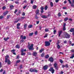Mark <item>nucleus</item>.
Returning a JSON list of instances; mask_svg holds the SVG:
<instances>
[{
    "mask_svg": "<svg viewBox=\"0 0 74 74\" xmlns=\"http://www.w3.org/2000/svg\"><path fill=\"white\" fill-rule=\"evenodd\" d=\"M27 47L28 48V49L29 50H33V49H34L33 48V44H32L30 46L29 43H28V45Z\"/></svg>",
    "mask_w": 74,
    "mask_h": 74,
    "instance_id": "obj_1",
    "label": "nucleus"
},
{
    "mask_svg": "<svg viewBox=\"0 0 74 74\" xmlns=\"http://www.w3.org/2000/svg\"><path fill=\"white\" fill-rule=\"evenodd\" d=\"M29 71L30 72H31L32 73L33 72H35V73H37L38 72V71L36 69H32V68H31L29 69Z\"/></svg>",
    "mask_w": 74,
    "mask_h": 74,
    "instance_id": "obj_2",
    "label": "nucleus"
},
{
    "mask_svg": "<svg viewBox=\"0 0 74 74\" xmlns=\"http://www.w3.org/2000/svg\"><path fill=\"white\" fill-rule=\"evenodd\" d=\"M49 70L50 71H51V72L52 73V74L54 73V72H55V70H54V69H53V68L52 67L50 68L49 69Z\"/></svg>",
    "mask_w": 74,
    "mask_h": 74,
    "instance_id": "obj_3",
    "label": "nucleus"
},
{
    "mask_svg": "<svg viewBox=\"0 0 74 74\" xmlns=\"http://www.w3.org/2000/svg\"><path fill=\"white\" fill-rule=\"evenodd\" d=\"M64 37L65 38H70V35L68 34L67 33H66L64 35Z\"/></svg>",
    "mask_w": 74,
    "mask_h": 74,
    "instance_id": "obj_4",
    "label": "nucleus"
},
{
    "mask_svg": "<svg viewBox=\"0 0 74 74\" xmlns=\"http://www.w3.org/2000/svg\"><path fill=\"white\" fill-rule=\"evenodd\" d=\"M54 66L55 68H56V70H58V64L56 63H55L54 64Z\"/></svg>",
    "mask_w": 74,
    "mask_h": 74,
    "instance_id": "obj_5",
    "label": "nucleus"
},
{
    "mask_svg": "<svg viewBox=\"0 0 74 74\" xmlns=\"http://www.w3.org/2000/svg\"><path fill=\"white\" fill-rule=\"evenodd\" d=\"M45 44H46L45 46L46 47H47L48 46H49L50 45V43L49 42H45Z\"/></svg>",
    "mask_w": 74,
    "mask_h": 74,
    "instance_id": "obj_6",
    "label": "nucleus"
},
{
    "mask_svg": "<svg viewBox=\"0 0 74 74\" xmlns=\"http://www.w3.org/2000/svg\"><path fill=\"white\" fill-rule=\"evenodd\" d=\"M9 58V56H5V63H7V60H9L8 59V58Z\"/></svg>",
    "mask_w": 74,
    "mask_h": 74,
    "instance_id": "obj_7",
    "label": "nucleus"
},
{
    "mask_svg": "<svg viewBox=\"0 0 74 74\" xmlns=\"http://www.w3.org/2000/svg\"><path fill=\"white\" fill-rule=\"evenodd\" d=\"M48 67V66L47 65H45L43 67V70H47Z\"/></svg>",
    "mask_w": 74,
    "mask_h": 74,
    "instance_id": "obj_8",
    "label": "nucleus"
},
{
    "mask_svg": "<svg viewBox=\"0 0 74 74\" xmlns=\"http://www.w3.org/2000/svg\"><path fill=\"white\" fill-rule=\"evenodd\" d=\"M21 38L23 39V40H25L26 38V36H24L23 35H21L20 37Z\"/></svg>",
    "mask_w": 74,
    "mask_h": 74,
    "instance_id": "obj_9",
    "label": "nucleus"
},
{
    "mask_svg": "<svg viewBox=\"0 0 74 74\" xmlns=\"http://www.w3.org/2000/svg\"><path fill=\"white\" fill-rule=\"evenodd\" d=\"M62 31H59L58 32V37H60V35H61V34H62Z\"/></svg>",
    "mask_w": 74,
    "mask_h": 74,
    "instance_id": "obj_10",
    "label": "nucleus"
},
{
    "mask_svg": "<svg viewBox=\"0 0 74 74\" xmlns=\"http://www.w3.org/2000/svg\"><path fill=\"white\" fill-rule=\"evenodd\" d=\"M37 53L36 52L34 51L33 52V55L34 56H37Z\"/></svg>",
    "mask_w": 74,
    "mask_h": 74,
    "instance_id": "obj_11",
    "label": "nucleus"
},
{
    "mask_svg": "<svg viewBox=\"0 0 74 74\" xmlns=\"http://www.w3.org/2000/svg\"><path fill=\"white\" fill-rule=\"evenodd\" d=\"M49 61L51 62H53V59L52 57L49 58Z\"/></svg>",
    "mask_w": 74,
    "mask_h": 74,
    "instance_id": "obj_12",
    "label": "nucleus"
},
{
    "mask_svg": "<svg viewBox=\"0 0 74 74\" xmlns=\"http://www.w3.org/2000/svg\"><path fill=\"white\" fill-rule=\"evenodd\" d=\"M44 51V49L42 48L40 50H39V52H40V53H41L42 52H43Z\"/></svg>",
    "mask_w": 74,
    "mask_h": 74,
    "instance_id": "obj_13",
    "label": "nucleus"
},
{
    "mask_svg": "<svg viewBox=\"0 0 74 74\" xmlns=\"http://www.w3.org/2000/svg\"><path fill=\"white\" fill-rule=\"evenodd\" d=\"M41 17L42 18H44V19H45V18H47V16L45 15H43L41 16Z\"/></svg>",
    "mask_w": 74,
    "mask_h": 74,
    "instance_id": "obj_14",
    "label": "nucleus"
},
{
    "mask_svg": "<svg viewBox=\"0 0 74 74\" xmlns=\"http://www.w3.org/2000/svg\"><path fill=\"white\" fill-rule=\"evenodd\" d=\"M7 62H8V64H10L11 63V61H10V60H8Z\"/></svg>",
    "mask_w": 74,
    "mask_h": 74,
    "instance_id": "obj_15",
    "label": "nucleus"
},
{
    "mask_svg": "<svg viewBox=\"0 0 74 74\" xmlns=\"http://www.w3.org/2000/svg\"><path fill=\"white\" fill-rule=\"evenodd\" d=\"M36 14H39V10H37L36 12H35Z\"/></svg>",
    "mask_w": 74,
    "mask_h": 74,
    "instance_id": "obj_16",
    "label": "nucleus"
},
{
    "mask_svg": "<svg viewBox=\"0 0 74 74\" xmlns=\"http://www.w3.org/2000/svg\"><path fill=\"white\" fill-rule=\"evenodd\" d=\"M71 32H73L74 31V28H71L70 30Z\"/></svg>",
    "mask_w": 74,
    "mask_h": 74,
    "instance_id": "obj_17",
    "label": "nucleus"
},
{
    "mask_svg": "<svg viewBox=\"0 0 74 74\" xmlns=\"http://www.w3.org/2000/svg\"><path fill=\"white\" fill-rule=\"evenodd\" d=\"M44 55H45V53H42L41 55V57H44Z\"/></svg>",
    "mask_w": 74,
    "mask_h": 74,
    "instance_id": "obj_18",
    "label": "nucleus"
},
{
    "mask_svg": "<svg viewBox=\"0 0 74 74\" xmlns=\"http://www.w3.org/2000/svg\"><path fill=\"white\" fill-rule=\"evenodd\" d=\"M14 7V6L13 5H12L10 6V10H12Z\"/></svg>",
    "mask_w": 74,
    "mask_h": 74,
    "instance_id": "obj_19",
    "label": "nucleus"
},
{
    "mask_svg": "<svg viewBox=\"0 0 74 74\" xmlns=\"http://www.w3.org/2000/svg\"><path fill=\"white\" fill-rule=\"evenodd\" d=\"M8 13V12H5L3 14V16H5L6 14H7Z\"/></svg>",
    "mask_w": 74,
    "mask_h": 74,
    "instance_id": "obj_20",
    "label": "nucleus"
},
{
    "mask_svg": "<svg viewBox=\"0 0 74 74\" xmlns=\"http://www.w3.org/2000/svg\"><path fill=\"white\" fill-rule=\"evenodd\" d=\"M32 27H33V25H28V28H32Z\"/></svg>",
    "mask_w": 74,
    "mask_h": 74,
    "instance_id": "obj_21",
    "label": "nucleus"
},
{
    "mask_svg": "<svg viewBox=\"0 0 74 74\" xmlns=\"http://www.w3.org/2000/svg\"><path fill=\"white\" fill-rule=\"evenodd\" d=\"M16 48L19 49V48H20V46H19V45H16Z\"/></svg>",
    "mask_w": 74,
    "mask_h": 74,
    "instance_id": "obj_22",
    "label": "nucleus"
},
{
    "mask_svg": "<svg viewBox=\"0 0 74 74\" xmlns=\"http://www.w3.org/2000/svg\"><path fill=\"white\" fill-rule=\"evenodd\" d=\"M49 55H46L45 57V58H46V59H48V58H49Z\"/></svg>",
    "mask_w": 74,
    "mask_h": 74,
    "instance_id": "obj_23",
    "label": "nucleus"
},
{
    "mask_svg": "<svg viewBox=\"0 0 74 74\" xmlns=\"http://www.w3.org/2000/svg\"><path fill=\"white\" fill-rule=\"evenodd\" d=\"M26 53H25L23 52V53H21V55L22 56H25V54Z\"/></svg>",
    "mask_w": 74,
    "mask_h": 74,
    "instance_id": "obj_24",
    "label": "nucleus"
},
{
    "mask_svg": "<svg viewBox=\"0 0 74 74\" xmlns=\"http://www.w3.org/2000/svg\"><path fill=\"white\" fill-rule=\"evenodd\" d=\"M33 9H36L37 8V6L34 5L33 6Z\"/></svg>",
    "mask_w": 74,
    "mask_h": 74,
    "instance_id": "obj_25",
    "label": "nucleus"
},
{
    "mask_svg": "<svg viewBox=\"0 0 74 74\" xmlns=\"http://www.w3.org/2000/svg\"><path fill=\"white\" fill-rule=\"evenodd\" d=\"M50 5L51 6V7H53V3H52V2H50Z\"/></svg>",
    "mask_w": 74,
    "mask_h": 74,
    "instance_id": "obj_26",
    "label": "nucleus"
},
{
    "mask_svg": "<svg viewBox=\"0 0 74 74\" xmlns=\"http://www.w3.org/2000/svg\"><path fill=\"white\" fill-rule=\"evenodd\" d=\"M33 33H29V36H33Z\"/></svg>",
    "mask_w": 74,
    "mask_h": 74,
    "instance_id": "obj_27",
    "label": "nucleus"
},
{
    "mask_svg": "<svg viewBox=\"0 0 74 74\" xmlns=\"http://www.w3.org/2000/svg\"><path fill=\"white\" fill-rule=\"evenodd\" d=\"M45 31L46 32H48L49 31V30L48 28H46L45 29Z\"/></svg>",
    "mask_w": 74,
    "mask_h": 74,
    "instance_id": "obj_28",
    "label": "nucleus"
},
{
    "mask_svg": "<svg viewBox=\"0 0 74 74\" xmlns=\"http://www.w3.org/2000/svg\"><path fill=\"white\" fill-rule=\"evenodd\" d=\"M27 24H26L24 25V27L25 29H26V27H27Z\"/></svg>",
    "mask_w": 74,
    "mask_h": 74,
    "instance_id": "obj_29",
    "label": "nucleus"
},
{
    "mask_svg": "<svg viewBox=\"0 0 74 74\" xmlns=\"http://www.w3.org/2000/svg\"><path fill=\"white\" fill-rule=\"evenodd\" d=\"M48 9V6H46L45 7V10H47Z\"/></svg>",
    "mask_w": 74,
    "mask_h": 74,
    "instance_id": "obj_30",
    "label": "nucleus"
},
{
    "mask_svg": "<svg viewBox=\"0 0 74 74\" xmlns=\"http://www.w3.org/2000/svg\"><path fill=\"white\" fill-rule=\"evenodd\" d=\"M74 57V54H73L72 56L70 57V58H71V59H73V58Z\"/></svg>",
    "mask_w": 74,
    "mask_h": 74,
    "instance_id": "obj_31",
    "label": "nucleus"
},
{
    "mask_svg": "<svg viewBox=\"0 0 74 74\" xmlns=\"http://www.w3.org/2000/svg\"><path fill=\"white\" fill-rule=\"evenodd\" d=\"M5 9H6V7H5V6L3 7L2 8V10H4Z\"/></svg>",
    "mask_w": 74,
    "mask_h": 74,
    "instance_id": "obj_32",
    "label": "nucleus"
},
{
    "mask_svg": "<svg viewBox=\"0 0 74 74\" xmlns=\"http://www.w3.org/2000/svg\"><path fill=\"white\" fill-rule=\"evenodd\" d=\"M20 62H21V60H18L17 61L16 63H20Z\"/></svg>",
    "mask_w": 74,
    "mask_h": 74,
    "instance_id": "obj_33",
    "label": "nucleus"
},
{
    "mask_svg": "<svg viewBox=\"0 0 74 74\" xmlns=\"http://www.w3.org/2000/svg\"><path fill=\"white\" fill-rule=\"evenodd\" d=\"M60 62L61 63H63V60H62L60 59Z\"/></svg>",
    "mask_w": 74,
    "mask_h": 74,
    "instance_id": "obj_34",
    "label": "nucleus"
},
{
    "mask_svg": "<svg viewBox=\"0 0 74 74\" xmlns=\"http://www.w3.org/2000/svg\"><path fill=\"white\" fill-rule=\"evenodd\" d=\"M57 48L58 49H60V45H57Z\"/></svg>",
    "mask_w": 74,
    "mask_h": 74,
    "instance_id": "obj_35",
    "label": "nucleus"
},
{
    "mask_svg": "<svg viewBox=\"0 0 74 74\" xmlns=\"http://www.w3.org/2000/svg\"><path fill=\"white\" fill-rule=\"evenodd\" d=\"M68 18H66L64 19V20L65 21H67L68 20Z\"/></svg>",
    "mask_w": 74,
    "mask_h": 74,
    "instance_id": "obj_36",
    "label": "nucleus"
},
{
    "mask_svg": "<svg viewBox=\"0 0 74 74\" xmlns=\"http://www.w3.org/2000/svg\"><path fill=\"white\" fill-rule=\"evenodd\" d=\"M58 16H61V14H60V13H59L58 14Z\"/></svg>",
    "mask_w": 74,
    "mask_h": 74,
    "instance_id": "obj_37",
    "label": "nucleus"
},
{
    "mask_svg": "<svg viewBox=\"0 0 74 74\" xmlns=\"http://www.w3.org/2000/svg\"><path fill=\"white\" fill-rule=\"evenodd\" d=\"M56 30H54L53 31V33L54 34H56Z\"/></svg>",
    "mask_w": 74,
    "mask_h": 74,
    "instance_id": "obj_38",
    "label": "nucleus"
},
{
    "mask_svg": "<svg viewBox=\"0 0 74 74\" xmlns=\"http://www.w3.org/2000/svg\"><path fill=\"white\" fill-rule=\"evenodd\" d=\"M4 18V16H0V19H2L3 18Z\"/></svg>",
    "mask_w": 74,
    "mask_h": 74,
    "instance_id": "obj_39",
    "label": "nucleus"
},
{
    "mask_svg": "<svg viewBox=\"0 0 74 74\" xmlns=\"http://www.w3.org/2000/svg\"><path fill=\"white\" fill-rule=\"evenodd\" d=\"M38 34V31H36L35 32V35H37V34Z\"/></svg>",
    "mask_w": 74,
    "mask_h": 74,
    "instance_id": "obj_40",
    "label": "nucleus"
},
{
    "mask_svg": "<svg viewBox=\"0 0 74 74\" xmlns=\"http://www.w3.org/2000/svg\"><path fill=\"white\" fill-rule=\"evenodd\" d=\"M15 51V50L14 49H13L11 51V52H12V53H14V52Z\"/></svg>",
    "mask_w": 74,
    "mask_h": 74,
    "instance_id": "obj_41",
    "label": "nucleus"
},
{
    "mask_svg": "<svg viewBox=\"0 0 74 74\" xmlns=\"http://www.w3.org/2000/svg\"><path fill=\"white\" fill-rule=\"evenodd\" d=\"M21 25V23H18L17 25V26H19Z\"/></svg>",
    "mask_w": 74,
    "mask_h": 74,
    "instance_id": "obj_42",
    "label": "nucleus"
},
{
    "mask_svg": "<svg viewBox=\"0 0 74 74\" xmlns=\"http://www.w3.org/2000/svg\"><path fill=\"white\" fill-rule=\"evenodd\" d=\"M24 51V49H21V52L22 53H23V51Z\"/></svg>",
    "mask_w": 74,
    "mask_h": 74,
    "instance_id": "obj_43",
    "label": "nucleus"
},
{
    "mask_svg": "<svg viewBox=\"0 0 74 74\" xmlns=\"http://www.w3.org/2000/svg\"><path fill=\"white\" fill-rule=\"evenodd\" d=\"M35 18L36 19H38V17L36 15L35 17Z\"/></svg>",
    "mask_w": 74,
    "mask_h": 74,
    "instance_id": "obj_44",
    "label": "nucleus"
},
{
    "mask_svg": "<svg viewBox=\"0 0 74 74\" xmlns=\"http://www.w3.org/2000/svg\"><path fill=\"white\" fill-rule=\"evenodd\" d=\"M47 36H48V34H46L45 36L44 37V38H45L46 37H47Z\"/></svg>",
    "mask_w": 74,
    "mask_h": 74,
    "instance_id": "obj_45",
    "label": "nucleus"
},
{
    "mask_svg": "<svg viewBox=\"0 0 74 74\" xmlns=\"http://www.w3.org/2000/svg\"><path fill=\"white\" fill-rule=\"evenodd\" d=\"M44 8L42 7H41L40 8V9L41 10H44Z\"/></svg>",
    "mask_w": 74,
    "mask_h": 74,
    "instance_id": "obj_46",
    "label": "nucleus"
},
{
    "mask_svg": "<svg viewBox=\"0 0 74 74\" xmlns=\"http://www.w3.org/2000/svg\"><path fill=\"white\" fill-rule=\"evenodd\" d=\"M68 1L69 3V4H71V1L70 0H68Z\"/></svg>",
    "mask_w": 74,
    "mask_h": 74,
    "instance_id": "obj_47",
    "label": "nucleus"
},
{
    "mask_svg": "<svg viewBox=\"0 0 74 74\" xmlns=\"http://www.w3.org/2000/svg\"><path fill=\"white\" fill-rule=\"evenodd\" d=\"M11 16H10V15H8V16H7V18L8 19V18H9Z\"/></svg>",
    "mask_w": 74,
    "mask_h": 74,
    "instance_id": "obj_48",
    "label": "nucleus"
},
{
    "mask_svg": "<svg viewBox=\"0 0 74 74\" xmlns=\"http://www.w3.org/2000/svg\"><path fill=\"white\" fill-rule=\"evenodd\" d=\"M63 30L64 31L66 30V27H63Z\"/></svg>",
    "mask_w": 74,
    "mask_h": 74,
    "instance_id": "obj_49",
    "label": "nucleus"
},
{
    "mask_svg": "<svg viewBox=\"0 0 74 74\" xmlns=\"http://www.w3.org/2000/svg\"><path fill=\"white\" fill-rule=\"evenodd\" d=\"M17 11H18V10L17 9L15 10V11L14 12V14H15L16 13V12H17Z\"/></svg>",
    "mask_w": 74,
    "mask_h": 74,
    "instance_id": "obj_50",
    "label": "nucleus"
},
{
    "mask_svg": "<svg viewBox=\"0 0 74 74\" xmlns=\"http://www.w3.org/2000/svg\"><path fill=\"white\" fill-rule=\"evenodd\" d=\"M27 7V5H26L25 6H24L23 7V8L24 9H25V8H26Z\"/></svg>",
    "mask_w": 74,
    "mask_h": 74,
    "instance_id": "obj_51",
    "label": "nucleus"
},
{
    "mask_svg": "<svg viewBox=\"0 0 74 74\" xmlns=\"http://www.w3.org/2000/svg\"><path fill=\"white\" fill-rule=\"evenodd\" d=\"M31 4H33V0H32L31 1Z\"/></svg>",
    "mask_w": 74,
    "mask_h": 74,
    "instance_id": "obj_52",
    "label": "nucleus"
},
{
    "mask_svg": "<svg viewBox=\"0 0 74 74\" xmlns=\"http://www.w3.org/2000/svg\"><path fill=\"white\" fill-rule=\"evenodd\" d=\"M59 0H56L55 1L56 3H58L59 2Z\"/></svg>",
    "mask_w": 74,
    "mask_h": 74,
    "instance_id": "obj_53",
    "label": "nucleus"
},
{
    "mask_svg": "<svg viewBox=\"0 0 74 74\" xmlns=\"http://www.w3.org/2000/svg\"><path fill=\"white\" fill-rule=\"evenodd\" d=\"M28 55H32V54H31V53H28Z\"/></svg>",
    "mask_w": 74,
    "mask_h": 74,
    "instance_id": "obj_54",
    "label": "nucleus"
},
{
    "mask_svg": "<svg viewBox=\"0 0 74 74\" xmlns=\"http://www.w3.org/2000/svg\"><path fill=\"white\" fill-rule=\"evenodd\" d=\"M22 15H23V16H25V13L23 12L22 14Z\"/></svg>",
    "mask_w": 74,
    "mask_h": 74,
    "instance_id": "obj_55",
    "label": "nucleus"
},
{
    "mask_svg": "<svg viewBox=\"0 0 74 74\" xmlns=\"http://www.w3.org/2000/svg\"><path fill=\"white\" fill-rule=\"evenodd\" d=\"M65 67H69V65H68V64H66V65Z\"/></svg>",
    "mask_w": 74,
    "mask_h": 74,
    "instance_id": "obj_56",
    "label": "nucleus"
},
{
    "mask_svg": "<svg viewBox=\"0 0 74 74\" xmlns=\"http://www.w3.org/2000/svg\"><path fill=\"white\" fill-rule=\"evenodd\" d=\"M64 44H66L67 42V41L65 40L64 41Z\"/></svg>",
    "mask_w": 74,
    "mask_h": 74,
    "instance_id": "obj_57",
    "label": "nucleus"
},
{
    "mask_svg": "<svg viewBox=\"0 0 74 74\" xmlns=\"http://www.w3.org/2000/svg\"><path fill=\"white\" fill-rule=\"evenodd\" d=\"M66 23H64V24L63 27H66Z\"/></svg>",
    "mask_w": 74,
    "mask_h": 74,
    "instance_id": "obj_58",
    "label": "nucleus"
},
{
    "mask_svg": "<svg viewBox=\"0 0 74 74\" xmlns=\"http://www.w3.org/2000/svg\"><path fill=\"white\" fill-rule=\"evenodd\" d=\"M40 12H41V13H42L44 12V10H41Z\"/></svg>",
    "mask_w": 74,
    "mask_h": 74,
    "instance_id": "obj_59",
    "label": "nucleus"
},
{
    "mask_svg": "<svg viewBox=\"0 0 74 74\" xmlns=\"http://www.w3.org/2000/svg\"><path fill=\"white\" fill-rule=\"evenodd\" d=\"M71 52H73L74 53V50H71Z\"/></svg>",
    "mask_w": 74,
    "mask_h": 74,
    "instance_id": "obj_60",
    "label": "nucleus"
},
{
    "mask_svg": "<svg viewBox=\"0 0 74 74\" xmlns=\"http://www.w3.org/2000/svg\"><path fill=\"white\" fill-rule=\"evenodd\" d=\"M24 18H25V17H21V19H24Z\"/></svg>",
    "mask_w": 74,
    "mask_h": 74,
    "instance_id": "obj_61",
    "label": "nucleus"
},
{
    "mask_svg": "<svg viewBox=\"0 0 74 74\" xmlns=\"http://www.w3.org/2000/svg\"><path fill=\"white\" fill-rule=\"evenodd\" d=\"M71 6L72 7H74V5L73 4H72L71 5Z\"/></svg>",
    "mask_w": 74,
    "mask_h": 74,
    "instance_id": "obj_62",
    "label": "nucleus"
},
{
    "mask_svg": "<svg viewBox=\"0 0 74 74\" xmlns=\"http://www.w3.org/2000/svg\"><path fill=\"white\" fill-rule=\"evenodd\" d=\"M22 69V65H21L20 66V69Z\"/></svg>",
    "mask_w": 74,
    "mask_h": 74,
    "instance_id": "obj_63",
    "label": "nucleus"
},
{
    "mask_svg": "<svg viewBox=\"0 0 74 74\" xmlns=\"http://www.w3.org/2000/svg\"><path fill=\"white\" fill-rule=\"evenodd\" d=\"M5 71H4V72H3V74H5Z\"/></svg>",
    "mask_w": 74,
    "mask_h": 74,
    "instance_id": "obj_64",
    "label": "nucleus"
}]
</instances>
